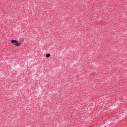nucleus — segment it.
<instances>
[{
  "mask_svg": "<svg viewBox=\"0 0 127 127\" xmlns=\"http://www.w3.org/2000/svg\"><path fill=\"white\" fill-rule=\"evenodd\" d=\"M11 42L12 43H17V41H16L15 40H12Z\"/></svg>",
  "mask_w": 127,
  "mask_h": 127,
  "instance_id": "1",
  "label": "nucleus"
},
{
  "mask_svg": "<svg viewBox=\"0 0 127 127\" xmlns=\"http://www.w3.org/2000/svg\"><path fill=\"white\" fill-rule=\"evenodd\" d=\"M21 43H16V44H14L16 46H19L20 45Z\"/></svg>",
  "mask_w": 127,
  "mask_h": 127,
  "instance_id": "2",
  "label": "nucleus"
},
{
  "mask_svg": "<svg viewBox=\"0 0 127 127\" xmlns=\"http://www.w3.org/2000/svg\"><path fill=\"white\" fill-rule=\"evenodd\" d=\"M46 57H47V58L50 57V54H47L46 55Z\"/></svg>",
  "mask_w": 127,
  "mask_h": 127,
  "instance_id": "3",
  "label": "nucleus"
}]
</instances>
